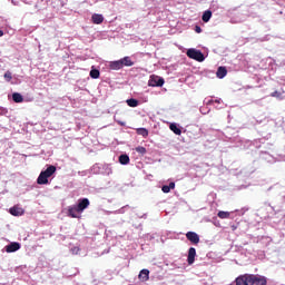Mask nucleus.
Here are the masks:
<instances>
[{
	"label": "nucleus",
	"instance_id": "obj_31",
	"mask_svg": "<svg viewBox=\"0 0 285 285\" xmlns=\"http://www.w3.org/2000/svg\"><path fill=\"white\" fill-rule=\"evenodd\" d=\"M0 37H3V30H0Z\"/></svg>",
	"mask_w": 285,
	"mask_h": 285
},
{
	"label": "nucleus",
	"instance_id": "obj_26",
	"mask_svg": "<svg viewBox=\"0 0 285 285\" xmlns=\"http://www.w3.org/2000/svg\"><path fill=\"white\" fill-rule=\"evenodd\" d=\"M4 79H6L7 81H12V72L7 71V72L4 73Z\"/></svg>",
	"mask_w": 285,
	"mask_h": 285
},
{
	"label": "nucleus",
	"instance_id": "obj_9",
	"mask_svg": "<svg viewBox=\"0 0 285 285\" xmlns=\"http://www.w3.org/2000/svg\"><path fill=\"white\" fill-rule=\"evenodd\" d=\"M21 248V244L19 243H11L6 246V252L7 253H17Z\"/></svg>",
	"mask_w": 285,
	"mask_h": 285
},
{
	"label": "nucleus",
	"instance_id": "obj_27",
	"mask_svg": "<svg viewBox=\"0 0 285 285\" xmlns=\"http://www.w3.org/2000/svg\"><path fill=\"white\" fill-rule=\"evenodd\" d=\"M271 97H276L277 99H279L282 97V94L279 91H273L271 94Z\"/></svg>",
	"mask_w": 285,
	"mask_h": 285
},
{
	"label": "nucleus",
	"instance_id": "obj_11",
	"mask_svg": "<svg viewBox=\"0 0 285 285\" xmlns=\"http://www.w3.org/2000/svg\"><path fill=\"white\" fill-rule=\"evenodd\" d=\"M138 278L140 279V282H148V279H150V271L141 269Z\"/></svg>",
	"mask_w": 285,
	"mask_h": 285
},
{
	"label": "nucleus",
	"instance_id": "obj_23",
	"mask_svg": "<svg viewBox=\"0 0 285 285\" xmlns=\"http://www.w3.org/2000/svg\"><path fill=\"white\" fill-rule=\"evenodd\" d=\"M89 75L91 79H99L100 72L98 69H92Z\"/></svg>",
	"mask_w": 285,
	"mask_h": 285
},
{
	"label": "nucleus",
	"instance_id": "obj_14",
	"mask_svg": "<svg viewBox=\"0 0 285 285\" xmlns=\"http://www.w3.org/2000/svg\"><path fill=\"white\" fill-rule=\"evenodd\" d=\"M228 75V70L226 69V67H218L216 76L218 79H224V77H226Z\"/></svg>",
	"mask_w": 285,
	"mask_h": 285
},
{
	"label": "nucleus",
	"instance_id": "obj_5",
	"mask_svg": "<svg viewBox=\"0 0 285 285\" xmlns=\"http://www.w3.org/2000/svg\"><path fill=\"white\" fill-rule=\"evenodd\" d=\"M195 257H197V249H195V247H190L188 249L187 256V264H189V266H193V264H195Z\"/></svg>",
	"mask_w": 285,
	"mask_h": 285
},
{
	"label": "nucleus",
	"instance_id": "obj_3",
	"mask_svg": "<svg viewBox=\"0 0 285 285\" xmlns=\"http://www.w3.org/2000/svg\"><path fill=\"white\" fill-rule=\"evenodd\" d=\"M187 57H189V59H194L195 61H199V62L206 59L204 57V53L197 49H188Z\"/></svg>",
	"mask_w": 285,
	"mask_h": 285
},
{
	"label": "nucleus",
	"instance_id": "obj_4",
	"mask_svg": "<svg viewBox=\"0 0 285 285\" xmlns=\"http://www.w3.org/2000/svg\"><path fill=\"white\" fill-rule=\"evenodd\" d=\"M79 214H81V212L76 205L68 207V217H71L72 219H79V217H81Z\"/></svg>",
	"mask_w": 285,
	"mask_h": 285
},
{
	"label": "nucleus",
	"instance_id": "obj_30",
	"mask_svg": "<svg viewBox=\"0 0 285 285\" xmlns=\"http://www.w3.org/2000/svg\"><path fill=\"white\" fill-rule=\"evenodd\" d=\"M214 104H222V100H214Z\"/></svg>",
	"mask_w": 285,
	"mask_h": 285
},
{
	"label": "nucleus",
	"instance_id": "obj_29",
	"mask_svg": "<svg viewBox=\"0 0 285 285\" xmlns=\"http://www.w3.org/2000/svg\"><path fill=\"white\" fill-rule=\"evenodd\" d=\"M213 104H215V100H209V101L207 102V106H210V105H213Z\"/></svg>",
	"mask_w": 285,
	"mask_h": 285
},
{
	"label": "nucleus",
	"instance_id": "obj_21",
	"mask_svg": "<svg viewBox=\"0 0 285 285\" xmlns=\"http://www.w3.org/2000/svg\"><path fill=\"white\" fill-rule=\"evenodd\" d=\"M217 217H219V219H230V212L220 210L218 212Z\"/></svg>",
	"mask_w": 285,
	"mask_h": 285
},
{
	"label": "nucleus",
	"instance_id": "obj_10",
	"mask_svg": "<svg viewBox=\"0 0 285 285\" xmlns=\"http://www.w3.org/2000/svg\"><path fill=\"white\" fill-rule=\"evenodd\" d=\"M91 21L96 26H100V23H104V14H101V13H94L91 16Z\"/></svg>",
	"mask_w": 285,
	"mask_h": 285
},
{
	"label": "nucleus",
	"instance_id": "obj_22",
	"mask_svg": "<svg viewBox=\"0 0 285 285\" xmlns=\"http://www.w3.org/2000/svg\"><path fill=\"white\" fill-rule=\"evenodd\" d=\"M127 105L130 108H137L139 106V100L135 99V98H130L127 100Z\"/></svg>",
	"mask_w": 285,
	"mask_h": 285
},
{
	"label": "nucleus",
	"instance_id": "obj_25",
	"mask_svg": "<svg viewBox=\"0 0 285 285\" xmlns=\"http://www.w3.org/2000/svg\"><path fill=\"white\" fill-rule=\"evenodd\" d=\"M136 153H139V155H146L147 153L146 147H142V146L136 147Z\"/></svg>",
	"mask_w": 285,
	"mask_h": 285
},
{
	"label": "nucleus",
	"instance_id": "obj_6",
	"mask_svg": "<svg viewBox=\"0 0 285 285\" xmlns=\"http://www.w3.org/2000/svg\"><path fill=\"white\" fill-rule=\"evenodd\" d=\"M88 206H90V200L88 198H82L78 200V205H76V208H78V210L82 213L86 210V208H88Z\"/></svg>",
	"mask_w": 285,
	"mask_h": 285
},
{
	"label": "nucleus",
	"instance_id": "obj_28",
	"mask_svg": "<svg viewBox=\"0 0 285 285\" xmlns=\"http://www.w3.org/2000/svg\"><path fill=\"white\" fill-rule=\"evenodd\" d=\"M195 32H197V35H200V32H202V27L196 26V27H195Z\"/></svg>",
	"mask_w": 285,
	"mask_h": 285
},
{
	"label": "nucleus",
	"instance_id": "obj_32",
	"mask_svg": "<svg viewBox=\"0 0 285 285\" xmlns=\"http://www.w3.org/2000/svg\"><path fill=\"white\" fill-rule=\"evenodd\" d=\"M237 227H233V230H235Z\"/></svg>",
	"mask_w": 285,
	"mask_h": 285
},
{
	"label": "nucleus",
	"instance_id": "obj_15",
	"mask_svg": "<svg viewBox=\"0 0 285 285\" xmlns=\"http://www.w3.org/2000/svg\"><path fill=\"white\" fill-rule=\"evenodd\" d=\"M119 164H121L122 166H128V164H130V157L126 154L120 155Z\"/></svg>",
	"mask_w": 285,
	"mask_h": 285
},
{
	"label": "nucleus",
	"instance_id": "obj_13",
	"mask_svg": "<svg viewBox=\"0 0 285 285\" xmlns=\"http://www.w3.org/2000/svg\"><path fill=\"white\" fill-rule=\"evenodd\" d=\"M109 68L110 70H121V68H124V62H121V60L111 61Z\"/></svg>",
	"mask_w": 285,
	"mask_h": 285
},
{
	"label": "nucleus",
	"instance_id": "obj_18",
	"mask_svg": "<svg viewBox=\"0 0 285 285\" xmlns=\"http://www.w3.org/2000/svg\"><path fill=\"white\" fill-rule=\"evenodd\" d=\"M12 99H13L14 104H23V96H21V94H19V92H14L12 95Z\"/></svg>",
	"mask_w": 285,
	"mask_h": 285
},
{
	"label": "nucleus",
	"instance_id": "obj_16",
	"mask_svg": "<svg viewBox=\"0 0 285 285\" xmlns=\"http://www.w3.org/2000/svg\"><path fill=\"white\" fill-rule=\"evenodd\" d=\"M212 17H213V11L212 10H206L203 13L202 19H203L204 23H208L210 21Z\"/></svg>",
	"mask_w": 285,
	"mask_h": 285
},
{
	"label": "nucleus",
	"instance_id": "obj_17",
	"mask_svg": "<svg viewBox=\"0 0 285 285\" xmlns=\"http://www.w3.org/2000/svg\"><path fill=\"white\" fill-rule=\"evenodd\" d=\"M120 61L122 63V67L124 66H127V67L135 66V62H132V60L128 56L120 59Z\"/></svg>",
	"mask_w": 285,
	"mask_h": 285
},
{
	"label": "nucleus",
	"instance_id": "obj_20",
	"mask_svg": "<svg viewBox=\"0 0 285 285\" xmlns=\"http://www.w3.org/2000/svg\"><path fill=\"white\" fill-rule=\"evenodd\" d=\"M163 193H170V190H175V183H169V185H164L161 187Z\"/></svg>",
	"mask_w": 285,
	"mask_h": 285
},
{
	"label": "nucleus",
	"instance_id": "obj_7",
	"mask_svg": "<svg viewBox=\"0 0 285 285\" xmlns=\"http://www.w3.org/2000/svg\"><path fill=\"white\" fill-rule=\"evenodd\" d=\"M186 238L188 239V242H190L194 245L199 244V235L195 232H187Z\"/></svg>",
	"mask_w": 285,
	"mask_h": 285
},
{
	"label": "nucleus",
	"instance_id": "obj_8",
	"mask_svg": "<svg viewBox=\"0 0 285 285\" xmlns=\"http://www.w3.org/2000/svg\"><path fill=\"white\" fill-rule=\"evenodd\" d=\"M164 83H165L164 78L157 77V76L151 77L149 80V86L151 87H155V86L161 87L164 86Z\"/></svg>",
	"mask_w": 285,
	"mask_h": 285
},
{
	"label": "nucleus",
	"instance_id": "obj_2",
	"mask_svg": "<svg viewBox=\"0 0 285 285\" xmlns=\"http://www.w3.org/2000/svg\"><path fill=\"white\" fill-rule=\"evenodd\" d=\"M53 173H57V167H55V165H50L45 171L40 173L37 184L40 186L48 184V178L52 177Z\"/></svg>",
	"mask_w": 285,
	"mask_h": 285
},
{
	"label": "nucleus",
	"instance_id": "obj_24",
	"mask_svg": "<svg viewBox=\"0 0 285 285\" xmlns=\"http://www.w3.org/2000/svg\"><path fill=\"white\" fill-rule=\"evenodd\" d=\"M137 135H140L141 137H148V129L146 128H138Z\"/></svg>",
	"mask_w": 285,
	"mask_h": 285
},
{
	"label": "nucleus",
	"instance_id": "obj_12",
	"mask_svg": "<svg viewBox=\"0 0 285 285\" xmlns=\"http://www.w3.org/2000/svg\"><path fill=\"white\" fill-rule=\"evenodd\" d=\"M10 215H13V217H20V215H23V208L13 206L9 209Z\"/></svg>",
	"mask_w": 285,
	"mask_h": 285
},
{
	"label": "nucleus",
	"instance_id": "obj_1",
	"mask_svg": "<svg viewBox=\"0 0 285 285\" xmlns=\"http://www.w3.org/2000/svg\"><path fill=\"white\" fill-rule=\"evenodd\" d=\"M236 285H266L268 279L259 274H244L235 279Z\"/></svg>",
	"mask_w": 285,
	"mask_h": 285
},
{
	"label": "nucleus",
	"instance_id": "obj_19",
	"mask_svg": "<svg viewBox=\"0 0 285 285\" xmlns=\"http://www.w3.org/2000/svg\"><path fill=\"white\" fill-rule=\"evenodd\" d=\"M169 129L174 135H181V129L177 126V124H170Z\"/></svg>",
	"mask_w": 285,
	"mask_h": 285
}]
</instances>
